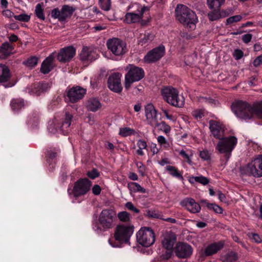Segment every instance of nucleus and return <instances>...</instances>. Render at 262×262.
Listing matches in <instances>:
<instances>
[{
  "instance_id": "obj_1",
  "label": "nucleus",
  "mask_w": 262,
  "mask_h": 262,
  "mask_svg": "<svg viewBox=\"0 0 262 262\" xmlns=\"http://www.w3.org/2000/svg\"><path fill=\"white\" fill-rule=\"evenodd\" d=\"M176 13L177 18L179 21L190 28L194 27L198 21L197 17L194 12L183 5H177Z\"/></svg>"
},
{
  "instance_id": "obj_2",
  "label": "nucleus",
  "mask_w": 262,
  "mask_h": 262,
  "mask_svg": "<svg viewBox=\"0 0 262 262\" xmlns=\"http://www.w3.org/2000/svg\"><path fill=\"white\" fill-rule=\"evenodd\" d=\"M232 110L237 117L243 120L253 118V104L246 101L238 100L232 104Z\"/></svg>"
},
{
  "instance_id": "obj_3",
  "label": "nucleus",
  "mask_w": 262,
  "mask_h": 262,
  "mask_svg": "<svg viewBox=\"0 0 262 262\" xmlns=\"http://www.w3.org/2000/svg\"><path fill=\"white\" fill-rule=\"evenodd\" d=\"M163 99L172 106L181 107L185 102L184 98L179 95L177 89L171 86L165 87L161 90Z\"/></svg>"
},
{
  "instance_id": "obj_4",
  "label": "nucleus",
  "mask_w": 262,
  "mask_h": 262,
  "mask_svg": "<svg viewBox=\"0 0 262 262\" xmlns=\"http://www.w3.org/2000/svg\"><path fill=\"white\" fill-rule=\"evenodd\" d=\"M117 215L115 211L112 209H103L100 213L99 223L103 231H107L116 225Z\"/></svg>"
},
{
  "instance_id": "obj_5",
  "label": "nucleus",
  "mask_w": 262,
  "mask_h": 262,
  "mask_svg": "<svg viewBox=\"0 0 262 262\" xmlns=\"http://www.w3.org/2000/svg\"><path fill=\"white\" fill-rule=\"evenodd\" d=\"M129 8H134V10L125 14V21L127 24L140 22L143 19L144 14L149 10L148 7L139 4H135Z\"/></svg>"
},
{
  "instance_id": "obj_6",
  "label": "nucleus",
  "mask_w": 262,
  "mask_h": 262,
  "mask_svg": "<svg viewBox=\"0 0 262 262\" xmlns=\"http://www.w3.org/2000/svg\"><path fill=\"white\" fill-rule=\"evenodd\" d=\"M127 69L128 72L125 76L124 86L127 90L133 82L139 81L143 78L144 72L141 68L133 64H129L127 67Z\"/></svg>"
},
{
  "instance_id": "obj_7",
  "label": "nucleus",
  "mask_w": 262,
  "mask_h": 262,
  "mask_svg": "<svg viewBox=\"0 0 262 262\" xmlns=\"http://www.w3.org/2000/svg\"><path fill=\"white\" fill-rule=\"evenodd\" d=\"M237 142V138L234 136L221 138L220 141L217 144L216 149L220 153L224 154L227 160H228L232 151L236 145Z\"/></svg>"
},
{
  "instance_id": "obj_8",
  "label": "nucleus",
  "mask_w": 262,
  "mask_h": 262,
  "mask_svg": "<svg viewBox=\"0 0 262 262\" xmlns=\"http://www.w3.org/2000/svg\"><path fill=\"white\" fill-rule=\"evenodd\" d=\"M246 174L254 177H262V155H258L252 159L244 169Z\"/></svg>"
},
{
  "instance_id": "obj_9",
  "label": "nucleus",
  "mask_w": 262,
  "mask_h": 262,
  "mask_svg": "<svg viewBox=\"0 0 262 262\" xmlns=\"http://www.w3.org/2000/svg\"><path fill=\"white\" fill-rule=\"evenodd\" d=\"M138 242L144 247H149L155 241V233L149 227H143L137 233Z\"/></svg>"
},
{
  "instance_id": "obj_10",
  "label": "nucleus",
  "mask_w": 262,
  "mask_h": 262,
  "mask_svg": "<svg viewBox=\"0 0 262 262\" xmlns=\"http://www.w3.org/2000/svg\"><path fill=\"white\" fill-rule=\"evenodd\" d=\"M106 45L108 49L116 56H121L126 52L125 43L118 38L109 39Z\"/></svg>"
},
{
  "instance_id": "obj_11",
  "label": "nucleus",
  "mask_w": 262,
  "mask_h": 262,
  "mask_svg": "<svg viewBox=\"0 0 262 262\" xmlns=\"http://www.w3.org/2000/svg\"><path fill=\"white\" fill-rule=\"evenodd\" d=\"M133 229L131 227L118 225L115 230L114 238L120 243H126L133 234Z\"/></svg>"
},
{
  "instance_id": "obj_12",
  "label": "nucleus",
  "mask_w": 262,
  "mask_h": 262,
  "mask_svg": "<svg viewBox=\"0 0 262 262\" xmlns=\"http://www.w3.org/2000/svg\"><path fill=\"white\" fill-rule=\"evenodd\" d=\"M91 186V182L88 179H81L75 183L72 192L68 189V192L70 195L72 193L74 197H78L86 194L90 189Z\"/></svg>"
},
{
  "instance_id": "obj_13",
  "label": "nucleus",
  "mask_w": 262,
  "mask_h": 262,
  "mask_svg": "<svg viewBox=\"0 0 262 262\" xmlns=\"http://www.w3.org/2000/svg\"><path fill=\"white\" fill-rule=\"evenodd\" d=\"M86 92V90L81 86H73L66 91V98L71 103H76L84 97Z\"/></svg>"
},
{
  "instance_id": "obj_14",
  "label": "nucleus",
  "mask_w": 262,
  "mask_h": 262,
  "mask_svg": "<svg viewBox=\"0 0 262 262\" xmlns=\"http://www.w3.org/2000/svg\"><path fill=\"white\" fill-rule=\"evenodd\" d=\"M164 53L165 47L163 46H160L148 52L144 57V61L146 63L155 62L161 59Z\"/></svg>"
},
{
  "instance_id": "obj_15",
  "label": "nucleus",
  "mask_w": 262,
  "mask_h": 262,
  "mask_svg": "<svg viewBox=\"0 0 262 262\" xmlns=\"http://www.w3.org/2000/svg\"><path fill=\"white\" fill-rule=\"evenodd\" d=\"M72 118L73 116L69 113L66 112L64 121L62 123L61 125H56V120H55L49 124L48 129L52 133H56L58 129L62 130L63 132H67L68 131L67 129L70 127Z\"/></svg>"
},
{
  "instance_id": "obj_16",
  "label": "nucleus",
  "mask_w": 262,
  "mask_h": 262,
  "mask_svg": "<svg viewBox=\"0 0 262 262\" xmlns=\"http://www.w3.org/2000/svg\"><path fill=\"white\" fill-rule=\"evenodd\" d=\"M209 125L210 132L215 138L220 139L224 136L225 126L222 122L210 120L209 121Z\"/></svg>"
},
{
  "instance_id": "obj_17",
  "label": "nucleus",
  "mask_w": 262,
  "mask_h": 262,
  "mask_svg": "<svg viewBox=\"0 0 262 262\" xmlns=\"http://www.w3.org/2000/svg\"><path fill=\"white\" fill-rule=\"evenodd\" d=\"M121 75L119 73H113L110 76L107 80L108 88L115 93H120L122 90L121 84Z\"/></svg>"
},
{
  "instance_id": "obj_18",
  "label": "nucleus",
  "mask_w": 262,
  "mask_h": 262,
  "mask_svg": "<svg viewBox=\"0 0 262 262\" xmlns=\"http://www.w3.org/2000/svg\"><path fill=\"white\" fill-rule=\"evenodd\" d=\"M174 252L179 258H187L192 254V248L187 244L179 243L177 244Z\"/></svg>"
},
{
  "instance_id": "obj_19",
  "label": "nucleus",
  "mask_w": 262,
  "mask_h": 262,
  "mask_svg": "<svg viewBox=\"0 0 262 262\" xmlns=\"http://www.w3.org/2000/svg\"><path fill=\"white\" fill-rule=\"evenodd\" d=\"M75 53L76 50L72 46L62 48L58 54L57 59L61 62H68L71 60Z\"/></svg>"
},
{
  "instance_id": "obj_20",
  "label": "nucleus",
  "mask_w": 262,
  "mask_h": 262,
  "mask_svg": "<svg viewBox=\"0 0 262 262\" xmlns=\"http://www.w3.org/2000/svg\"><path fill=\"white\" fill-rule=\"evenodd\" d=\"M145 112L146 119L148 123L152 126L157 124L159 121L157 113L154 105L151 104H147L145 107Z\"/></svg>"
},
{
  "instance_id": "obj_21",
  "label": "nucleus",
  "mask_w": 262,
  "mask_h": 262,
  "mask_svg": "<svg viewBox=\"0 0 262 262\" xmlns=\"http://www.w3.org/2000/svg\"><path fill=\"white\" fill-rule=\"evenodd\" d=\"M145 112L146 119L148 123L152 126L157 124L159 121L157 113L154 105L151 104H147L145 107Z\"/></svg>"
},
{
  "instance_id": "obj_22",
  "label": "nucleus",
  "mask_w": 262,
  "mask_h": 262,
  "mask_svg": "<svg viewBox=\"0 0 262 262\" xmlns=\"http://www.w3.org/2000/svg\"><path fill=\"white\" fill-rule=\"evenodd\" d=\"M224 242L219 241L213 243L208 245L205 250V254L206 256L212 255L221 250L224 247Z\"/></svg>"
},
{
  "instance_id": "obj_23",
  "label": "nucleus",
  "mask_w": 262,
  "mask_h": 262,
  "mask_svg": "<svg viewBox=\"0 0 262 262\" xmlns=\"http://www.w3.org/2000/svg\"><path fill=\"white\" fill-rule=\"evenodd\" d=\"M184 205L188 211L192 213H198L201 210L200 205L196 203L193 199L188 198L183 202Z\"/></svg>"
},
{
  "instance_id": "obj_24",
  "label": "nucleus",
  "mask_w": 262,
  "mask_h": 262,
  "mask_svg": "<svg viewBox=\"0 0 262 262\" xmlns=\"http://www.w3.org/2000/svg\"><path fill=\"white\" fill-rule=\"evenodd\" d=\"M86 107L88 111L95 112L101 107V103L96 98H90L86 102Z\"/></svg>"
},
{
  "instance_id": "obj_25",
  "label": "nucleus",
  "mask_w": 262,
  "mask_h": 262,
  "mask_svg": "<svg viewBox=\"0 0 262 262\" xmlns=\"http://www.w3.org/2000/svg\"><path fill=\"white\" fill-rule=\"evenodd\" d=\"M96 54L87 47H84L80 53V58L82 61H92L95 59Z\"/></svg>"
},
{
  "instance_id": "obj_26",
  "label": "nucleus",
  "mask_w": 262,
  "mask_h": 262,
  "mask_svg": "<svg viewBox=\"0 0 262 262\" xmlns=\"http://www.w3.org/2000/svg\"><path fill=\"white\" fill-rule=\"evenodd\" d=\"M53 55H50L46 58L41 66L40 71L41 73L47 74L51 71L53 68Z\"/></svg>"
},
{
  "instance_id": "obj_27",
  "label": "nucleus",
  "mask_w": 262,
  "mask_h": 262,
  "mask_svg": "<svg viewBox=\"0 0 262 262\" xmlns=\"http://www.w3.org/2000/svg\"><path fill=\"white\" fill-rule=\"evenodd\" d=\"M14 47L7 42L3 43L0 47V58L5 59L12 53Z\"/></svg>"
},
{
  "instance_id": "obj_28",
  "label": "nucleus",
  "mask_w": 262,
  "mask_h": 262,
  "mask_svg": "<svg viewBox=\"0 0 262 262\" xmlns=\"http://www.w3.org/2000/svg\"><path fill=\"white\" fill-rule=\"evenodd\" d=\"M50 88L48 83H37L33 85L31 89V93L36 96L40 95L42 93L47 91Z\"/></svg>"
},
{
  "instance_id": "obj_29",
  "label": "nucleus",
  "mask_w": 262,
  "mask_h": 262,
  "mask_svg": "<svg viewBox=\"0 0 262 262\" xmlns=\"http://www.w3.org/2000/svg\"><path fill=\"white\" fill-rule=\"evenodd\" d=\"M176 241V238L173 234H167L164 236L162 244L165 249L171 250Z\"/></svg>"
},
{
  "instance_id": "obj_30",
  "label": "nucleus",
  "mask_w": 262,
  "mask_h": 262,
  "mask_svg": "<svg viewBox=\"0 0 262 262\" xmlns=\"http://www.w3.org/2000/svg\"><path fill=\"white\" fill-rule=\"evenodd\" d=\"M155 37L154 34L146 32L144 34H141L138 39V43L141 46L146 43H149L152 41Z\"/></svg>"
},
{
  "instance_id": "obj_31",
  "label": "nucleus",
  "mask_w": 262,
  "mask_h": 262,
  "mask_svg": "<svg viewBox=\"0 0 262 262\" xmlns=\"http://www.w3.org/2000/svg\"><path fill=\"white\" fill-rule=\"evenodd\" d=\"M10 77L9 70L5 65L0 64V82L7 81Z\"/></svg>"
},
{
  "instance_id": "obj_32",
  "label": "nucleus",
  "mask_w": 262,
  "mask_h": 262,
  "mask_svg": "<svg viewBox=\"0 0 262 262\" xmlns=\"http://www.w3.org/2000/svg\"><path fill=\"white\" fill-rule=\"evenodd\" d=\"M75 9L69 5H64L60 10L61 13V19L65 20L68 17L71 16L74 12Z\"/></svg>"
},
{
  "instance_id": "obj_33",
  "label": "nucleus",
  "mask_w": 262,
  "mask_h": 262,
  "mask_svg": "<svg viewBox=\"0 0 262 262\" xmlns=\"http://www.w3.org/2000/svg\"><path fill=\"white\" fill-rule=\"evenodd\" d=\"M222 260L224 262H233L238 259L237 254L233 251H229L222 256Z\"/></svg>"
},
{
  "instance_id": "obj_34",
  "label": "nucleus",
  "mask_w": 262,
  "mask_h": 262,
  "mask_svg": "<svg viewBox=\"0 0 262 262\" xmlns=\"http://www.w3.org/2000/svg\"><path fill=\"white\" fill-rule=\"evenodd\" d=\"M253 118L255 116L258 118L262 119V102L255 103L253 104Z\"/></svg>"
},
{
  "instance_id": "obj_35",
  "label": "nucleus",
  "mask_w": 262,
  "mask_h": 262,
  "mask_svg": "<svg viewBox=\"0 0 262 262\" xmlns=\"http://www.w3.org/2000/svg\"><path fill=\"white\" fill-rule=\"evenodd\" d=\"M129 189L134 192L145 193L146 189L142 187L138 183L135 182H131L128 184Z\"/></svg>"
},
{
  "instance_id": "obj_36",
  "label": "nucleus",
  "mask_w": 262,
  "mask_h": 262,
  "mask_svg": "<svg viewBox=\"0 0 262 262\" xmlns=\"http://www.w3.org/2000/svg\"><path fill=\"white\" fill-rule=\"evenodd\" d=\"M137 145L138 147L136 151L137 155L141 156H143L144 155L143 150L147 149V145L146 142L142 139H140L138 140Z\"/></svg>"
},
{
  "instance_id": "obj_37",
  "label": "nucleus",
  "mask_w": 262,
  "mask_h": 262,
  "mask_svg": "<svg viewBox=\"0 0 262 262\" xmlns=\"http://www.w3.org/2000/svg\"><path fill=\"white\" fill-rule=\"evenodd\" d=\"M189 181L191 183H193L194 182H198L204 185H207L209 182V180L204 176L191 177L190 178Z\"/></svg>"
},
{
  "instance_id": "obj_38",
  "label": "nucleus",
  "mask_w": 262,
  "mask_h": 262,
  "mask_svg": "<svg viewBox=\"0 0 262 262\" xmlns=\"http://www.w3.org/2000/svg\"><path fill=\"white\" fill-rule=\"evenodd\" d=\"M165 168L169 173L172 176L178 178H183L182 175L179 172V170L176 167L167 165Z\"/></svg>"
},
{
  "instance_id": "obj_39",
  "label": "nucleus",
  "mask_w": 262,
  "mask_h": 262,
  "mask_svg": "<svg viewBox=\"0 0 262 262\" xmlns=\"http://www.w3.org/2000/svg\"><path fill=\"white\" fill-rule=\"evenodd\" d=\"M206 114V112L204 109H196L191 112L192 116L196 120L201 119Z\"/></svg>"
},
{
  "instance_id": "obj_40",
  "label": "nucleus",
  "mask_w": 262,
  "mask_h": 262,
  "mask_svg": "<svg viewBox=\"0 0 262 262\" xmlns=\"http://www.w3.org/2000/svg\"><path fill=\"white\" fill-rule=\"evenodd\" d=\"M98 4L101 9L108 11L111 8V0H99Z\"/></svg>"
},
{
  "instance_id": "obj_41",
  "label": "nucleus",
  "mask_w": 262,
  "mask_h": 262,
  "mask_svg": "<svg viewBox=\"0 0 262 262\" xmlns=\"http://www.w3.org/2000/svg\"><path fill=\"white\" fill-rule=\"evenodd\" d=\"M225 2V0H207V4L210 9H219Z\"/></svg>"
},
{
  "instance_id": "obj_42",
  "label": "nucleus",
  "mask_w": 262,
  "mask_h": 262,
  "mask_svg": "<svg viewBox=\"0 0 262 262\" xmlns=\"http://www.w3.org/2000/svg\"><path fill=\"white\" fill-rule=\"evenodd\" d=\"M153 127H157L159 129L164 132L166 134L169 133L171 130L170 127L163 121L159 122L158 121L157 124Z\"/></svg>"
},
{
  "instance_id": "obj_43",
  "label": "nucleus",
  "mask_w": 262,
  "mask_h": 262,
  "mask_svg": "<svg viewBox=\"0 0 262 262\" xmlns=\"http://www.w3.org/2000/svg\"><path fill=\"white\" fill-rule=\"evenodd\" d=\"M202 202L206 204V206L208 209L213 210L215 213L220 214L222 213L223 209L219 205L213 203H207L206 201H202Z\"/></svg>"
},
{
  "instance_id": "obj_44",
  "label": "nucleus",
  "mask_w": 262,
  "mask_h": 262,
  "mask_svg": "<svg viewBox=\"0 0 262 262\" xmlns=\"http://www.w3.org/2000/svg\"><path fill=\"white\" fill-rule=\"evenodd\" d=\"M11 105L13 111H17L24 106V101L21 99H14L11 101Z\"/></svg>"
},
{
  "instance_id": "obj_45",
  "label": "nucleus",
  "mask_w": 262,
  "mask_h": 262,
  "mask_svg": "<svg viewBox=\"0 0 262 262\" xmlns=\"http://www.w3.org/2000/svg\"><path fill=\"white\" fill-rule=\"evenodd\" d=\"M177 151L179 152V155L185 160V161L189 165H192V161L191 159L190 156L188 154V153L184 150V149H182L180 150H176Z\"/></svg>"
},
{
  "instance_id": "obj_46",
  "label": "nucleus",
  "mask_w": 262,
  "mask_h": 262,
  "mask_svg": "<svg viewBox=\"0 0 262 262\" xmlns=\"http://www.w3.org/2000/svg\"><path fill=\"white\" fill-rule=\"evenodd\" d=\"M38 59L36 56H32L28 59L24 63L28 67L33 68L36 66L38 63Z\"/></svg>"
},
{
  "instance_id": "obj_47",
  "label": "nucleus",
  "mask_w": 262,
  "mask_h": 262,
  "mask_svg": "<svg viewBox=\"0 0 262 262\" xmlns=\"http://www.w3.org/2000/svg\"><path fill=\"white\" fill-rule=\"evenodd\" d=\"M117 216L121 222H127L130 221V214L126 211L119 212Z\"/></svg>"
},
{
  "instance_id": "obj_48",
  "label": "nucleus",
  "mask_w": 262,
  "mask_h": 262,
  "mask_svg": "<svg viewBox=\"0 0 262 262\" xmlns=\"http://www.w3.org/2000/svg\"><path fill=\"white\" fill-rule=\"evenodd\" d=\"M134 133L135 130L129 127L121 128L119 130V135L122 137L128 136Z\"/></svg>"
},
{
  "instance_id": "obj_49",
  "label": "nucleus",
  "mask_w": 262,
  "mask_h": 262,
  "mask_svg": "<svg viewBox=\"0 0 262 262\" xmlns=\"http://www.w3.org/2000/svg\"><path fill=\"white\" fill-rule=\"evenodd\" d=\"M35 14L38 18L41 20H44L45 19L43 14V10L40 4H38L36 6Z\"/></svg>"
},
{
  "instance_id": "obj_50",
  "label": "nucleus",
  "mask_w": 262,
  "mask_h": 262,
  "mask_svg": "<svg viewBox=\"0 0 262 262\" xmlns=\"http://www.w3.org/2000/svg\"><path fill=\"white\" fill-rule=\"evenodd\" d=\"M14 18L17 20L28 22L30 19V16L26 14H21L18 15H14Z\"/></svg>"
},
{
  "instance_id": "obj_51",
  "label": "nucleus",
  "mask_w": 262,
  "mask_h": 262,
  "mask_svg": "<svg viewBox=\"0 0 262 262\" xmlns=\"http://www.w3.org/2000/svg\"><path fill=\"white\" fill-rule=\"evenodd\" d=\"M157 140H158V142L159 143V144L165 147V148H167L169 146V144L168 143V142L167 141V140H166V139L165 138V137L163 136H159L157 138Z\"/></svg>"
},
{
  "instance_id": "obj_52",
  "label": "nucleus",
  "mask_w": 262,
  "mask_h": 262,
  "mask_svg": "<svg viewBox=\"0 0 262 262\" xmlns=\"http://www.w3.org/2000/svg\"><path fill=\"white\" fill-rule=\"evenodd\" d=\"M208 17L210 20L214 21L219 19L221 17V14L217 11H212L208 13Z\"/></svg>"
},
{
  "instance_id": "obj_53",
  "label": "nucleus",
  "mask_w": 262,
  "mask_h": 262,
  "mask_svg": "<svg viewBox=\"0 0 262 262\" xmlns=\"http://www.w3.org/2000/svg\"><path fill=\"white\" fill-rule=\"evenodd\" d=\"M51 16L54 18H58L59 20L62 21L61 19V13L60 10L58 8H55L51 12Z\"/></svg>"
},
{
  "instance_id": "obj_54",
  "label": "nucleus",
  "mask_w": 262,
  "mask_h": 262,
  "mask_svg": "<svg viewBox=\"0 0 262 262\" xmlns=\"http://www.w3.org/2000/svg\"><path fill=\"white\" fill-rule=\"evenodd\" d=\"M146 215L151 218H159L160 215L155 210H147Z\"/></svg>"
},
{
  "instance_id": "obj_55",
  "label": "nucleus",
  "mask_w": 262,
  "mask_h": 262,
  "mask_svg": "<svg viewBox=\"0 0 262 262\" xmlns=\"http://www.w3.org/2000/svg\"><path fill=\"white\" fill-rule=\"evenodd\" d=\"M242 19V16L239 15H234L230 17L226 20L227 24H231L234 22H237Z\"/></svg>"
},
{
  "instance_id": "obj_56",
  "label": "nucleus",
  "mask_w": 262,
  "mask_h": 262,
  "mask_svg": "<svg viewBox=\"0 0 262 262\" xmlns=\"http://www.w3.org/2000/svg\"><path fill=\"white\" fill-rule=\"evenodd\" d=\"M200 157L203 160H209L210 159L209 151L206 150H203L200 152Z\"/></svg>"
},
{
  "instance_id": "obj_57",
  "label": "nucleus",
  "mask_w": 262,
  "mask_h": 262,
  "mask_svg": "<svg viewBox=\"0 0 262 262\" xmlns=\"http://www.w3.org/2000/svg\"><path fill=\"white\" fill-rule=\"evenodd\" d=\"M88 176L92 179H94L99 176V172L96 169H93L91 171H88Z\"/></svg>"
},
{
  "instance_id": "obj_58",
  "label": "nucleus",
  "mask_w": 262,
  "mask_h": 262,
  "mask_svg": "<svg viewBox=\"0 0 262 262\" xmlns=\"http://www.w3.org/2000/svg\"><path fill=\"white\" fill-rule=\"evenodd\" d=\"M243 52L239 49H236L233 53V56L236 60H238L243 56Z\"/></svg>"
},
{
  "instance_id": "obj_59",
  "label": "nucleus",
  "mask_w": 262,
  "mask_h": 262,
  "mask_svg": "<svg viewBox=\"0 0 262 262\" xmlns=\"http://www.w3.org/2000/svg\"><path fill=\"white\" fill-rule=\"evenodd\" d=\"M125 207L128 209V210H132L133 211H134V212L135 213H139V210L138 209H137V208H136L134 205L131 202H127L125 204Z\"/></svg>"
},
{
  "instance_id": "obj_60",
  "label": "nucleus",
  "mask_w": 262,
  "mask_h": 262,
  "mask_svg": "<svg viewBox=\"0 0 262 262\" xmlns=\"http://www.w3.org/2000/svg\"><path fill=\"white\" fill-rule=\"evenodd\" d=\"M136 165L138 168L139 172L142 176H143L145 171V167L144 165L141 162H137Z\"/></svg>"
},
{
  "instance_id": "obj_61",
  "label": "nucleus",
  "mask_w": 262,
  "mask_h": 262,
  "mask_svg": "<svg viewBox=\"0 0 262 262\" xmlns=\"http://www.w3.org/2000/svg\"><path fill=\"white\" fill-rule=\"evenodd\" d=\"M252 37V34L247 33L243 35L242 40L245 43H247L251 41Z\"/></svg>"
},
{
  "instance_id": "obj_62",
  "label": "nucleus",
  "mask_w": 262,
  "mask_h": 262,
  "mask_svg": "<svg viewBox=\"0 0 262 262\" xmlns=\"http://www.w3.org/2000/svg\"><path fill=\"white\" fill-rule=\"evenodd\" d=\"M262 64V55H260L256 57L253 61L254 67H258Z\"/></svg>"
},
{
  "instance_id": "obj_63",
  "label": "nucleus",
  "mask_w": 262,
  "mask_h": 262,
  "mask_svg": "<svg viewBox=\"0 0 262 262\" xmlns=\"http://www.w3.org/2000/svg\"><path fill=\"white\" fill-rule=\"evenodd\" d=\"M252 239L256 243H259L262 242V237L256 233L251 234Z\"/></svg>"
},
{
  "instance_id": "obj_64",
  "label": "nucleus",
  "mask_w": 262,
  "mask_h": 262,
  "mask_svg": "<svg viewBox=\"0 0 262 262\" xmlns=\"http://www.w3.org/2000/svg\"><path fill=\"white\" fill-rule=\"evenodd\" d=\"M101 189L98 185H95L92 188V192L95 195H98L100 193Z\"/></svg>"
}]
</instances>
